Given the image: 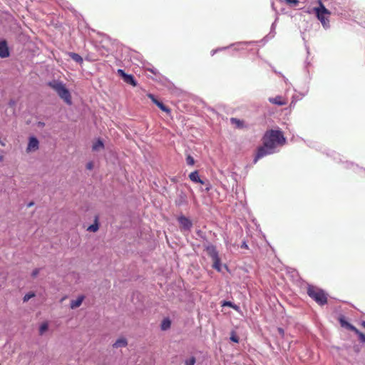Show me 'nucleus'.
I'll use <instances>...</instances> for the list:
<instances>
[{"mask_svg": "<svg viewBox=\"0 0 365 365\" xmlns=\"http://www.w3.org/2000/svg\"><path fill=\"white\" fill-rule=\"evenodd\" d=\"M230 123L233 125L236 128H243L245 127L244 120H240L236 118H231Z\"/></svg>", "mask_w": 365, "mask_h": 365, "instance_id": "obj_14", "label": "nucleus"}, {"mask_svg": "<svg viewBox=\"0 0 365 365\" xmlns=\"http://www.w3.org/2000/svg\"><path fill=\"white\" fill-rule=\"evenodd\" d=\"M147 96L161 110L165 112L168 114H170L171 110L165 106L162 102L159 101L155 96L152 93H148Z\"/></svg>", "mask_w": 365, "mask_h": 365, "instance_id": "obj_7", "label": "nucleus"}, {"mask_svg": "<svg viewBox=\"0 0 365 365\" xmlns=\"http://www.w3.org/2000/svg\"><path fill=\"white\" fill-rule=\"evenodd\" d=\"M118 73L122 77L126 83L130 84L134 87L137 86V82L135 80L133 76L125 73V71L122 69H118Z\"/></svg>", "mask_w": 365, "mask_h": 365, "instance_id": "obj_6", "label": "nucleus"}, {"mask_svg": "<svg viewBox=\"0 0 365 365\" xmlns=\"http://www.w3.org/2000/svg\"><path fill=\"white\" fill-rule=\"evenodd\" d=\"M339 321L341 325V327H347L349 329L351 330V327H354L353 325L350 324L349 323H348L346 320H345V318L344 316H341L339 318Z\"/></svg>", "mask_w": 365, "mask_h": 365, "instance_id": "obj_21", "label": "nucleus"}, {"mask_svg": "<svg viewBox=\"0 0 365 365\" xmlns=\"http://www.w3.org/2000/svg\"><path fill=\"white\" fill-rule=\"evenodd\" d=\"M269 101L272 104L278 105V106H284L287 103V101L285 98L280 96H277L274 98H269Z\"/></svg>", "mask_w": 365, "mask_h": 365, "instance_id": "obj_11", "label": "nucleus"}, {"mask_svg": "<svg viewBox=\"0 0 365 365\" xmlns=\"http://www.w3.org/2000/svg\"><path fill=\"white\" fill-rule=\"evenodd\" d=\"M351 331H354L359 336V339L361 342L365 343L364 334L359 331L355 327H351Z\"/></svg>", "mask_w": 365, "mask_h": 365, "instance_id": "obj_20", "label": "nucleus"}, {"mask_svg": "<svg viewBox=\"0 0 365 365\" xmlns=\"http://www.w3.org/2000/svg\"><path fill=\"white\" fill-rule=\"evenodd\" d=\"M178 220L180 223L181 230H190L191 227H192V223L191 220L183 215L180 216L178 218Z\"/></svg>", "mask_w": 365, "mask_h": 365, "instance_id": "obj_8", "label": "nucleus"}, {"mask_svg": "<svg viewBox=\"0 0 365 365\" xmlns=\"http://www.w3.org/2000/svg\"><path fill=\"white\" fill-rule=\"evenodd\" d=\"M39 273V269L36 268V269H34L31 273V276L32 277L35 278L37 277V275Z\"/></svg>", "mask_w": 365, "mask_h": 365, "instance_id": "obj_29", "label": "nucleus"}, {"mask_svg": "<svg viewBox=\"0 0 365 365\" xmlns=\"http://www.w3.org/2000/svg\"><path fill=\"white\" fill-rule=\"evenodd\" d=\"M206 252L209 257H211L212 260V267L217 270L218 272L221 271V262L220 258L218 255V252L216 250V247L214 245H208L206 247Z\"/></svg>", "mask_w": 365, "mask_h": 365, "instance_id": "obj_4", "label": "nucleus"}, {"mask_svg": "<svg viewBox=\"0 0 365 365\" xmlns=\"http://www.w3.org/2000/svg\"><path fill=\"white\" fill-rule=\"evenodd\" d=\"M9 56V51L5 40L0 41V58H4Z\"/></svg>", "mask_w": 365, "mask_h": 365, "instance_id": "obj_10", "label": "nucleus"}, {"mask_svg": "<svg viewBox=\"0 0 365 365\" xmlns=\"http://www.w3.org/2000/svg\"><path fill=\"white\" fill-rule=\"evenodd\" d=\"M35 297V294L34 292H29L24 295L23 300L24 302H28L31 298Z\"/></svg>", "mask_w": 365, "mask_h": 365, "instance_id": "obj_27", "label": "nucleus"}, {"mask_svg": "<svg viewBox=\"0 0 365 365\" xmlns=\"http://www.w3.org/2000/svg\"><path fill=\"white\" fill-rule=\"evenodd\" d=\"M85 297L83 295H80L76 300H71L70 303V307L72 309H76L79 307L82 302H83Z\"/></svg>", "mask_w": 365, "mask_h": 365, "instance_id": "obj_12", "label": "nucleus"}, {"mask_svg": "<svg viewBox=\"0 0 365 365\" xmlns=\"http://www.w3.org/2000/svg\"><path fill=\"white\" fill-rule=\"evenodd\" d=\"M307 293L309 297L314 300L319 305L323 306L327 304V294L323 289L316 286L308 285Z\"/></svg>", "mask_w": 365, "mask_h": 365, "instance_id": "obj_3", "label": "nucleus"}, {"mask_svg": "<svg viewBox=\"0 0 365 365\" xmlns=\"http://www.w3.org/2000/svg\"><path fill=\"white\" fill-rule=\"evenodd\" d=\"M3 160H4V156L3 155H0V162L3 161Z\"/></svg>", "mask_w": 365, "mask_h": 365, "instance_id": "obj_34", "label": "nucleus"}, {"mask_svg": "<svg viewBox=\"0 0 365 365\" xmlns=\"http://www.w3.org/2000/svg\"><path fill=\"white\" fill-rule=\"evenodd\" d=\"M99 230V224H98V216L96 215L94 219V223L90 225L87 230L92 232H96Z\"/></svg>", "mask_w": 365, "mask_h": 365, "instance_id": "obj_15", "label": "nucleus"}, {"mask_svg": "<svg viewBox=\"0 0 365 365\" xmlns=\"http://www.w3.org/2000/svg\"><path fill=\"white\" fill-rule=\"evenodd\" d=\"M277 331H278L279 334L282 336H284V329H283L282 328L279 327V328L277 329Z\"/></svg>", "mask_w": 365, "mask_h": 365, "instance_id": "obj_31", "label": "nucleus"}, {"mask_svg": "<svg viewBox=\"0 0 365 365\" xmlns=\"http://www.w3.org/2000/svg\"><path fill=\"white\" fill-rule=\"evenodd\" d=\"M128 345V341L125 338H120L116 340V341L113 344V347L118 348V347H125Z\"/></svg>", "mask_w": 365, "mask_h": 365, "instance_id": "obj_16", "label": "nucleus"}, {"mask_svg": "<svg viewBox=\"0 0 365 365\" xmlns=\"http://www.w3.org/2000/svg\"><path fill=\"white\" fill-rule=\"evenodd\" d=\"M189 178L191 181L194 182L204 184V181L200 179L197 170L193 171L191 173H190Z\"/></svg>", "mask_w": 365, "mask_h": 365, "instance_id": "obj_13", "label": "nucleus"}, {"mask_svg": "<svg viewBox=\"0 0 365 365\" xmlns=\"http://www.w3.org/2000/svg\"><path fill=\"white\" fill-rule=\"evenodd\" d=\"M230 339L235 343L239 341V337L234 332L232 333Z\"/></svg>", "mask_w": 365, "mask_h": 365, "instance_id": "obj_28", "label": "nucleus"}, {"mask_svg": "<svg viewBox=\"0 0 365 365\" xmlns=\"http://www.w3.org/2000/svg\"><path fill=\"white\" fill-rule=\"evenodd\" d=\"M48 86L55 91L58 96L63 100L66 104H72L71 95L63 82L53 80L48 83Z\"/></svg>", "mask_w": 365, "mask_h": 365, "instance_id": "obj_2", "label": "nucleus"}, {"mask_svg": "<svg viewBox=\"0 0 365 365\" xmlns=\"http://www.w3.org/2000/svg\"><path fill=\"white\" fill-rule=\"evenodd\" d=\"M319 7L314 8V11L317 16V19L321 21L322 25L326 27L329 24V19L325 16H329L330 11L325 8L321 1H319Z\"/></svg>", "mask_w": 365, "mask_h": 365, "instance_id": "obj_5", "label": "nucleus"}, {"mask_svg": "<svg viewBox=\"0 0 365 365\" xmlns=\"http://www.w3.org/2000/svg\"><path fill=\"white\" fill-rule=\"evenodd\" d=\"M68 55L76 62H77L80 64L83 63V58L79 54L71 52V53H69Z\"/></svg>", "mask_w": 365, "mask_h": 365, "instance_id": "obj_18", "label": "nucleus"}, {"mask_svg": "<svg viewBox=\"0 0 365 365\" xmlns=\"http://www.w3.org/2000/svg\"><path fill=\"white\" fill-rule=\"evenodd\" d=\"M195 362H196L195 358L194 356H192L185 360V365H195Z\"/></svg>", "mask_w": 365, "mask_h": 365, "instance_id": "obj_25", "label": "nucleus"}, {"mask_svg": "<svg viewBox=\"0 0 365 365\" xmlns=\"http://www.w3.org/2000/svg\"><path fill=\"white\" fill-rule=\"evenodd\" d=\"M222 307H230L233 308L235 310L238 309V307L234 304H232L231 302L229 301H224L222 304Z\"/></svg>", "mask_w": 365, "mask_h": 365, "instance_id": "obj_23", "label": "nucleus"}, {"mask_svg": "<svg viewBox=\"0 0 365 365\" xmlns=\"http://www.w3.org/2000/svg\"><path fill=\"white\" fill-rule=\"evenodd\" d=\"M186 163L188 165H193L195 164V160L190 155H187L186 157Z\"/></svg>", "mask_w": 365, "mask_h": 365, "instance_id": "obj_26", "label": "nucleus"}, {"mask_svg": "<svg viewBox=\"0 0 365 365\" xmlns=\"http://www.w3.org/2000/svg\"><path fill=\"white\" fill-rule=\"evenodd\" d=\"M48 329V323L47 322H43L38 329L39 335L42 336Z\"/></svg>", "mask_w": 365, "mask_h": 365, "instance_id": "obj_19", "label": "nucleus"}, {"mask_svg": "<svg viewBox=\"0 0 365 365\" xmlns=\"http://www.w3.org/2000/svg\"><path fill=\"white\" fill-rule=\"evenodd\" d=\"M284 1L290 6H297L299 3L298 0H284Z\"/></svg>", "mask_w": 365, "mask_h": 365, "instance_id": "obj_24", "label": "nucleus"}, {"mask_svg": "<svg viewBox=\"0 0 365 365\" xmlns=\"http://www.w3.org/2000/svg\"><path fill=\"white\" fill-rule=\"evenodd\" d=\"M263 145L257 148L254 158V163H256L262 158L270 155L274 152L277 146H282L285 144L286 139L280 130H269L265 132L262 138Z\"/></svg>", "mask_w": 365, "mask_h": 365, "instance_id": "obj_1", "label": "nucleus"}, {"mask_svg": "<svg viewBox=\"0 0 365 365\" xmlns=\"http://www.w3.org/2000/svg\"><path fill=\"white\" fill-rule=\"evenodd\" d=\"M240 247H241V248H243V249H248V245L245 241L242 242Z\"/></svg>", "mask_w": 365, "mask_h": 365, "instance_id": "obj_32", "label": "nucleus"}, {"mask_svg": "<svg viewBox=\"0 0 365 365\" xmlns=\"http://www.w3.org/2000/svg\"><path fill=\"white\" fill-rule=\"evenodd\" d=\"M33 205H34V202H30V203L29 204V207H31V206H32Z\"/></svg>", "mask_w": 365, "mask_h": 365, "instance_id": "obj_35", "label": "nucleus"}, {"mask_svg": "<svg viewBox=\"0 0 365 365\" xmlns=\"http://www.w3.org/2000/svg\"><path fill=\"white\" fill-rule=\"evenodd\" d=\"M171 322L169 319H164L161 323V329L167 330L170 327Z\"/></svg>", "mask_w": 365, "mask_h": 365, "instance_id": "obj_22", "label": "nucleus"}, {"mask_svg": "<svg viewBox=\"0 0 365 365\" xmlns=\"http://www.w3.org/2000/svg\"><path fill=\"white\" fill-rule=\"evenodd\" d=\"M86 168L88 170H92L93 168V162H88L86 164Z\"/></svg>", "mask_w": 365, "mask_h": 365, "instance_id": "obj_30", "label": "nucleus"}, {"mask_svg": "<svg viewBox=\"0 0 365 365\" xmlns=\"http://www.w3.org/2000/svg\"><path fill=\"white\" fill-rule=\"evenodd\" d=\"M39 148V141L36 137H30L26 148V152L31 153L37 150Z\"/></svg>", "mask_w": 365, "mask_h": 365, "instance_id": "obj_9", "label": "nucleus"}, {"mask_svg": "<svg viewBox=\"0 0 365 365\" xmlns=\"http://www.w3.org/2000/svg\"><path fill=\"white\" fill-rule=\"evenodd\" d=\"M361 326H362V327H363V328H364V329H365V321H363V322H361Z\"/></svg>", "mask_w": 365, "mask_h": 365, "instance_id": "obj_33", "label": "nucleus"}, {"mask_svg": "<svg viewBox=\"0 0 365 365\" xmlns=\"http://www.w3.org/2000/svg\"><path fill=\"white\" fill-rule=\"evenodd\" d=\"M104 148V145L103 141L101 139H98L92 146V149L94 151H98L101 149H103Z\"/></svg>", "mask_w": 365, "mask_h": 365, "instance_id": "obj_17", "label": "nucleus"}, {"mask_svg": "<svg viewBox=\"0 0 365 365\" xmlns=\"http://www.w3.org/2000/svg\"><path fill=\"white\" fill-rule=\"evenodd\" d=\"M180 204H181L180 202H177L178 205H180Z\"/></svg>", "mask_w": 365, "mask_h": 365, "instance_id": "obj_36", "label": "nucleus"}]
</instances>
